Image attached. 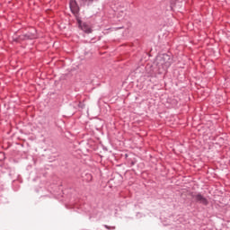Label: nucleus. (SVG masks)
I'll list each match as a JSON object with an SVG mask.
<instances>
[{
	"label": "nucleus",
	"instance_id": "obj_1",
	"mask_svg": "<svg viewBox=\"0 0 230 230\" xmlns=\"http://www.w3.org/2000/svg\"><path fill=\"white\" fill-rule=\"evenodd\" d=\"M156 64L163 69H168V66H172V58L167 54H161L156 58Z\"/></svg>",
	"mask_w": 230,
	"mask_h": 230
},
{
	"label": "nucleus",
	"instance_id": "obj_2",
	"mask_svg": "<svg viewBox=\"0 0 230 230\" xmlns=\"http://www.w3.org/2000/svg\"><path fill=\"white\" fill-rule=\"evenodd\" d=\"M78 24L81 27V30L84 31V33H91L93 30H91V27L87 25L85 22H82V21H78Z\"/></svg>",
	"mask_w": 230,
	"mask_h": 230
},
{
	"label": "nucleus",
	"instance_id": "obj_3",
	"mask_svg": "<svg viewBox=\"0 0 230 230\" xmlns=\"http://www.w3.org/2000/svg\"><path fill=\"white\" fill-rule=\"evenodd\" d=\"M194 199L197 200V202H200V204H204V206H208V199L204 198L201 194H197L194 196Z\"/></svg>",
	"mask_w": 230,
	"mask_h": 230
},
{
	"label": "nucleus",
	"instance_id": "obj_4",
	"mask_svg": "<svg viewBox=\"0 0 230 230\" xmlns=\"http://www.w3.org/2000/svg\"><path fill=\"white\" fill-rule=\"evenodd\" d=\"M70 9L72 10L73 13H78V6L75 2L70 3Z\"/></svg>",
	"mask_w": 230,
	"mask_h": 230
}]
</instances>
